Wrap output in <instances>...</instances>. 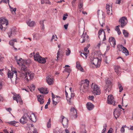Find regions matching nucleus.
<instances>
[{
	"instance_id": "f257e3e1",
	"label": "nucleus",
	"mask_w": 133,
	"mask_h": 133,
	"mask_svg": "<svg viewBox=\"0 0 133 133\" xmlns=\"http://www.w3.org/2000/svg\"><path fill=\"white\" fill-rule=\"evenodd\" d=\"M20 70V72H18L19 77L22 78H24L27 81L31 80L34 77V74L32 72H28L27 68L23 66Z\"/></svg>"
},
{
	"instance_id": "f03ea898",
	"label": "nucleus",
	"mask_w": 133,
	"mask_h": 133,
	"mask_svg": "<svg viewBox=\"0 0 133 133\" xmlns=\"http://www.w3.org/2000/svg\"><path fill=\"white\" fill-rule=\"evenodd\" d=\"M90 63L93 67L96 68L99 67L101 63V60L97 57L93 58L92 57H90Z\"/></svg>"
},
{
	"instance_id": "7ed1b4c3",
	"label": "nucleus",
	"mask_w": 133,
	"mask_h": 133,
	"mask_svg": "<svg viewBox=\"0 0 133 133\" xmlns=\"http://www.w3.org/2000/svg\"><path fill=\"white\" fill-rule=\"evenodd\" d=\"M34 58L35 61H37L39 63H44L46 62V59L40 56L38 52H36L34 55Z\"/></svg>"
},
{
	"instance_id": "20e7f679",
	"label": "nucleus",
	"mask_w": 133,
	"mask_h": 133,
	"mask_svg": "<svg viewBox=\"0 0 133 133\" xmlns=\"http://www.w3.org/2000/svg\"><path fill=\"white\" fill-rule=\"evenodd\" d=\"M91 88L92 92L94 95H98L101 93V90L99 87L96 84L92 83Z\"/></svg>"
},
{
	"instance_id": "39448f33",
	"label": "nucleus",
	"mask_w": 133,
	"mask_h": 133,
	"mask_svg": "<svg viewBox=\"0 0 133 133\" xmlns=\"http://www.w3.org/2000/svg\"><path fill=\"white\" fill-rule=\"evenodd\" d=\"M108 103L109 104H112L115 106L117 105V103L114 101V99L112 95H109L108 97L107 101ZM119 108H122V106L120 104L118 105Z\"/></svg>"
},
{
	"instance_id": "423d86ee",
	"label": "nucleus",
	"mask_w": 133,
	"mask_h": 133,
	"mask_svg": "<svg viewBox=\"0 0 133 133\" xmlns=\"http://www.w3.org/2000/svg\"><path fill=\"white\" fill-rule=\"evenodd\" d=\"M89 81L87 79L82 81L81 82V89L83 92L87 90L88 88Z\"/></svg>"
},
{
	"instance_id": "0eeeda50",
	"label": "nucleus",
	"mask_w": 133,
	"mask_h": 133,
	"mask_svg": "<svg viewBox=\"0 0 133 133\" xmlns=\"http://www.w3.org/2000/svg\"><path fill=\"white\" fill-rule=\"evenodd\" d=\"M59 121L62 124L64 128H67L68 127V120L64 116H61Z\"/></svg>"
},
{
	"instance_id": "6e6552de",
	"label": "nucleus",
	"mask_w": 133,
	"mask_h": 133,
	"mask_svg": "<svg viewBox=\"0 0 133 133\" xmlns=\"http://www.w3.org/2000/svg\"><path fill=\"white\" fill-rule=\"evenodd\" d=\"M8 21L3 18H0V29L2 30L3 28H4L6 27L8 24Z\"/></svg>"
},
{
	"instance_id": "1a4fd4ad",
	"label": "nucleus",
	"mask_w": 133,
	"mask_h": 133,
	"mask_svg": "<svg viewBox=\"0 0 133 133\" xmlns=\"http://www.w3.org/2000/svg\"><path fill=\"white\" fill-rule=\"evenodd\" d=\"M12 93L14 95L12 97L13 99L16 100L17 103L19 102L20 104H22L23 103V101L19 94H17L15 93Z\"/></svg>"
},
{
	"instance_id": "9d476101",
	"label": "nucleus",
	"mask_w": 133,
	"mask_h": 133,
	"mask_svg": "<svg viewBox=\"0 0 133 133\" xmlns=\"http://www.w3.org/2000/svg\"><path fill=\"white\" fill-rule=\"evenodd\" d=\"M98 34L99 39H102L103 41L106 40L105 32L103 29H101L99 31Z\"/></svg>"
},
{
	"instance_id": "9b49d317",
	"label": "nucleus",
	"mask_w": 133,
	"mask_h": 133,
	"mask_svg": "<svg viewBox=\"0 0 133 133\" xmlns=\"http://www.w3.org/2000/svg\"><path fill=\"white\" fill-rule=\"evenodd\" d=\"M27 112L25 113L21 118L19 120L20 122L22 124H24L26 123L28 120V115Z\"/></svg>"
},
{
	"instance_id": "f8f14e48",
	"label": "nucleus",
	"mask_w": 133,
	"mask_h": 133,
	"mask_svg": "<svg viewBox=\"0 0 133 133\" xmlns=\"http://www.w3.org/2000/svg\"><path fill=\"white\" fill-rule=\"evenodd\" d=\"M65 95L66 97V99L67 102L69 104H71L72 102V101L73 98L75 96V94L72 93H71V95L70 96H68V93L65 91Z\"/></svg>"
},
{
	"instance_id": "ddd939ff",
	"label": "nucleus",
	"mask_w": 133,
	"mask_h": 133,
	"mask_svg": "<svg viewBox=\"0 0 133 133\" xmlns=\"http://www.w3.org/2000/svg\"><path fill=\"white\" fill-rule=\"evenodd\" d=\"M20 72V71H18L17 72L16 71H11L9 70L8 72V78H9L10 79L12 78L14 74H15L16 76V80L17 79V76H19V74H18V72Z\"/></svg>"
},
{
	"instance_id": "4468645a",
	"label": "nucleus",
	"mask_w": 133,
	"mask_h": 133,
	"mask_svg": "<svg viewBox=\"0 0 133 133\" xmlns=\"http://www.w3.org/2000/svg\"><path fill=\"white\" fill-rule=\"evenodd\" d=\"M27 114H29L28 115V119H29L31 121L35 122L36 121V118L34 114L31 111L27 112Z\"/></svg>"
},
{
	"instance_id": "2eb2a0df",
	"label": "nucleus",
	"mask_w": 133,
	"mask_h": 133,
	"mask_svg": "<svg viewBox=\"0 0 133 133\" xmlns=\"http://www.w3.org/2000/svg\"><path fill=\"white\" fill-rule=\"evenodd\" d=\"M119 22L121 23V27L123 28L128 23L127 18L125 17H123L121 18Z\"/></svg>"
},
{
	"instance_id": "dca6fc26",
	"label": "nucleus",
	"mask_w": 133,
	"mask_h": 133,
	"mask_svg": "<svg viewBox=\"0 0 133 133\" xmlns=\"http://www.w3.org/2000/svg\"><path fill=\"white\" fill-rule=\"evenodd\" d=\"M89 36L87 35V32L83 33L82 36L79 39V41L82 43H83L85 41H88L89 38Z\"/></svg>"
},
{
	"instance_id": "f3484780",
	"label": "nucleus",
	"mask_w": 133,
	"mask_h": 133,
	"mask_svg": "<svg viewBox=\"0 0 133 133\" xmlns=\"http://www.w3.org/2000/svg\"><path fill=\"white\" fill-rule=\"evenodd\" d=\"M17 64L19 65L22 66L21 69L23 67V66H25L26 68H27V64L26 63L25 60L23 59L22 58H20L19 59L17 60Z\"/></svg>"
},
{
	"instance_id": "a211bd4d",
	"label": "nucleus",
	"mask_w": 133,
	"mask_h": 133,
	"mask_svg": "<svg viewBox=\"0 0 133 133\" xmlns=\"http://www.w3.org/2000/svg\"><path fill=\"white\" fill-rule=\"evenodd\" d=\"M121 109H122L123 110H124V109H115L114 111V114L116 118L117 119L120 116L121 111H122Z\"/></svg>"
},
{
	"instance_id": "6ab92c4d",
	"label": "nucleus",
	"mask_w": 133,
	"mask_h": 133,
	"mask_svg": "<svg viewBox=\"0 0 133 133\" xmlns=\"http://www.w3.org/2000/svg\"><path fill=\"white\" fill-rule=\"evenodd\" d=\"M70 114L72 118H76L77 117V113L76 109H71Z\"/></svg>"
},
{
	"instance_id": "aec40b11",
	"label": "nucleus",
	"mask_w": 133,
	"mask_h": 133,
	"mask_svg": "<svg viewBox=\"0 0 133 133\" xmlns=\"http://www.w3.org/2000/svg\"><path fill=\"white\" fill-rule=\"evenodd\" d=\"M16 28L15 27L10 29L9 32L8 33L9 37H10L13 35H14V34H16Z\"/></svg>"
},
{
	"instance_id": "412c9836",
	"label": "nucleus",
	"mask_w": 133,
	"mask_h": 133,
	"mask_svg": "<svg viewBox=\"0 0 133 133\" xmlns=\"http://www.w3.org/2000/svg\"><path fill=\"white\" fill-rule=\"evenodd\" d=\"M109 41L111 45L114 47L116 44V40L114 38L111 37H110L109 39Z\"/></svg>"
},
{
	"instance_id": "4be33fe9",
	"label": "nucleus",
	"mask_w": 133,
	"mask_h": 133,
	"mask_svg": "<svg viewBox=\"0 0 133 133\" xmlns=\"http://www.w3.org/2000/svg\"><path fill=\"white\" fill-rule=\"evenodd\" d=\"M52 104L54 106L56 105L57 104V96L55 95L52 93Z\"/></svg>"
},
{
	"instance_id": "5701e85b",
	"label": "nucleus",
	"mask_w": 133,
	"mask_h": 133,
	"mask_svg": "<svg viewBox=\"0 0 133 133\" xmlns=\"http://www.w3.org/2000/svg\"><path fill=\"white\" fill-rule=\"evenodd\" d=\"M46 79L47 83L49 85H51L53 84V79L50 75L48 77H47Z\"/></svg>"
},
{
	"instance_id": "b1692460",
	"label": "nucleus",
	"mask_w": 133,
	"mask_h": 133,
	"mask_svg": "<svg viewBox=\"0 0 133 133\" xmlns=\"http://www.w3.org/2000/svg\"><path fill=\"white\" fill-rule=\"evenodd\" d=\"M38 100L41 104H43L44 102V96L43 95H38L37 96Z\"/></svg>"
},
{
	"instance_id": "393cba45",
	"label": "nucleus",
	"mask_w": 133,
	"mask_h": 133,
	"mask_svg": "<svg viewBox=\"0 0 133 133\" xmlns=\"http://www.w3.org/2000/svg\"><path fill=\"white\" fill-rule=\"evenodd\" d=\"M39 90L40 93L43 94H47L48 92V91L46 88H42L38 89Z\"/></svg>"
},
{
	"instance_id": "a878e982",
	"label": "nucleus",
	"mask_w": 133,
	"mask_h": 133,
	"mask_svg": "<svg viewBox=\"0 0 133 133\" xmlns=\"http://www.w3.org/2000/svg\"><path fill=\"white\" fill-rule=\"evenodd\" d=\"M83 0H79L78 4V8L79 9V10L80 12H81L83 9Z\"/></svg>"
},
{
	"instance_id": "bb28decb",
	"label": "nucleus",
	"mask_w": 133,
	"mask_h": 133,
	"mask_svg": "<svg viewBox=\"0 0 133 133\" xmlns=\"http://www.w3.org/2000/svg\"><path fill=\"white\" fill-rule=\"evenodd\" d=\"M114 69L115 72L117 73V75L119 74L121 72V68L119 66H116L114 67Z\"/></svg>"
},
{
	"instance_id": "cd10ccee",
	"label": "nucleus",
	"mask_w": 133,
	"mask_h": 133,
	"mask_svg": "<svg viewBox=\"0 0 133 133\" xmlns=\"http://www.w3.org/2000/svg\"><path fill=\"white\" fill-rule=\"evenodd\" d=\"M76 67L77 68L79 69L82 72L84 71V70L83 68L81 67L80 62H77L76 63Z\"/></svg>"
},
{
	"instance_id": "c85d7f7f",
	"label": "nucleus",
	"mask_w": 133,
	"mask_h": 133,
	"mask_svg": "<svg viewBox=\"0 0 133 133\" xmlns=\"http://www.w3.org/2000/svg\"><path fill=\"white\" fill-rule=\"evenodd\" d=\"M15 42H17L16 39H14L13 40H10L9 42V43L11 46H13V47L15 49L17 50V48L14 47V43Z\"/></svg>"
},
{
	"instance_id": "c756f323",
	"label": "nucleus",
	"mask_w": 133,
	"mask_h": 133,
	"mask_svg": "<svg viewBox=\"0 0 133 133\" xmlns=\"http://www.w3.org/2000/svg\"><path fill=\"white\" fill-rule=\"evenodd\" d=\"M106 8L107 14L109 15L111 14V13H110V6L109 5L107 4L106 6Z\"/></svg>"
},
{
	"instance_id": "7c9ffc66",
	"label": "nucleus",
	"mask_w": 133,
	"mask_h": 133,
	"mask_svg": "<svg viewBox=\"0 0 133 133\" xmlns=\"http://www.w3.org/2000/svg\"><path fill=\"white\" fill-rule=\"evenodd\" d=\"M27 23L29 26L30 27H32L34 26L35 22H34L31 21L30 20L29 21L27 22Z\"/></svg>"
},
{
	"instance_id": "2f4dec72",
	"label": "nucleus",
	"mask_w": 133,
	"mask_h": 133,
	"mask_svg": "<svg viewBox=\"0 0 133 133\" xmlns=\"http://www.w3.org/2000/svg\"><path fill=\"white\" fill-rule=\"evenodd\" d=\"M87 108H93L94 107V106L92 103L88 102L87 103Z\"/></svg>"
},
{
	"instance_id": "473e14b6",
	"label": "nucleus",
	"mask_w": 133,
	"mask_h": 133,
	"mask_svg": "<svg viewBox=\"0 0 133 133\" xmlns=\"http://www.w3.org/2000/svg\"><path fill=\"white\" fill-rule=\"evenodd\" d=\"M41 2L42 4L44 3L48 4H50V2L49 1V0H41Z\"/></svg>"
},
{
	"instance_id": "72a5a7b5",
	"label": "nucleus",
	"mask_w": 133,
	"mask_h": 133,
	"mask_svg": "<svg viewBox=\"0 0 133 133\" xmlns=\"http://www.w3.org/2000/svg\"><path fill=\"white\" fill-rule=\"evenodd\" d=\"M88 53L83 52V53H81V56H82L84 58L86 59L87 58V55L88 54Z\"/></svg>"
},
{
	"instance_id": "f704fd0d",
	"label": "nucleus",
	"mask_w": 133,
	"mask_h": 133,
	"mask_svg": "<svg viewBox=\"0 0 133 133\" xmlns=\"http://www.w3.org/2000/svg\"><path fill=\"white\" fill-rule=\"evenodd\" d=\"M122 50L123 52L124 53H125L126 55H129V52L127 50V49L125 47H124Z\"/></svg>"
},
{
	"instance_id": "c9c22d12",
	"label": "nucleus",
	"mask_w": 133,
	"mask_h": 133,
	"mask_svg": "<svg viewBox=\"0 0 133 133\" xmlns=\"http://www.w3.org/2000/svg\"><path fill=\"white\" fill-rule=\"evenodd\" d=\"M119 25H118L116 26L115 29V30L117 31L118 34V35H120L121 34V31L119 28Z\"/></svg>"
},
{
	"instance_id": "e433bc0d",
	"label": "nucleus",
	"mask_w": 133,
	"mask_h": 133,
	"mask_svg": "<svg viewBox=\"0 0 133 133\" xmlns=\"http://www.w3.org/2000/svg\"><path fill=\"white\" fill-rule=\"evenodd\" d=\"M123 33L125 37H127L128 36V33L125 30H123Z\"/></svg>"
},
{
	"instance_id": "4c0bfd02",
	"label": "nucleus",
	"mask_w": 133,
	"mask_h": 133,
	"mask_svg": "<svg viewBox=\"0 0 133 133\" xmlns=\"http://www.w3.org/2000/svg\"><path fill=\"white\" fill-rule=\"evenodd\" d=\"M51 119L50 118L49 121L47 123V127L49 128L51 127Z\"/></svg>"
},
{
	"instance_id": "58836bf2",
	"label": "nucleus",
	"mask_w": 133,
	"mask_h": 133,
	"mask_svg": "<svg viewBox=\"0 0 133 133\" xmlns=\"http://www.w3.org/2000/svg\"><path fill=\"white\" fill-rule=\"evenodd\" d=\"M65 71L66 72H67L68 73V76L69 74L70 73V72L71 71V70L70 69V68H65Z\"/></svg>"
},
{
	"instance_id": "ea45409f",
	"label": "nucleus",
	"mask_w": 133,
	"mask_h": 133,
	"mask_svg": "<svg viewBox=\"0 0 133 133\" xmlns=\"http://www.w3.org/2000/svg\"><path fill=\"white\" fill-rule=\"evenodd\" d=\"M57 38L56 35H53L51 39L50 40V41L51 42H52L53 40L54 41H56Z\"/></svg>"
},
{
	"instance_id": "a19ab883",
	"label": "nucleus",
	"mask_w": 133,
	"mask_h": 133,
	"mask_svg": "<svg viewBox=\"0 0 133 133\" xmlns=\"http://www.w3.org/2000/svg\"><path fill=\"white\" fill-rule=\"evenodd\" d=\"M124 47L122 45H118L117 46L118 49L119 51L122 50L124 48Z\"/></svg>"
},
{
	"instance_id": "79ce46f5",
	"label": "nucleus",
	"mask_w": 133,
	"mask_h": 133,
	"mask_svg": "<svg viewBox=\"0 0 133 133\" xmlns=\"http://www.w3.org/2000/svg\"><path fill=\"white\" fill-rule=\"evenodd\" d=\"M118 85L119 87V91L121 92L123 90V88L122 87V85L119 83H118Z\"/></svg>"
},
{
	"instance_id": "37998d69",
	"label": "nucleus",
	"mask_w": 133,
	"mask_h": 133,
	"mask_svg": "<svg viewBox=\"0 0 133 133\" xmlns=\"http://www.w3.org/2000/svg\"><path fill=\"white\" fill-rule=\"evenodd\" d=\"M45 21V20H42L41 21H40V24L41 25V26H42V29H44V25L43 23L44 21Z\"/></svg>"
},
{
	"instance_id": "c03bdc74",
	"label": "nucleus",
	"mask_w": 133,
	"mask_h": 133,
	"mask_svg": "<svg viewBox=\"0 0 133 133\" xmlns=\"http://www.w3.org/2000/svg\"><path fill=\"white\" fill-rule=\"evenodd\" d=\"M17 122L14 121L9 122L8 123L10 125H15V124Z\"/></svg>"
},
{
	"instance_id": "a18cd8bd",
	"label": "nucleus",
	"mask_w": 133,
	"mask_h": 133,
	"mask_svg": "<svg viewBox=\"0 0 133 133\" xmlns=\"http://www.w3.org/2000/svg\"><path fill=\"white\" fill-rule=\"evenodd\" d=\"M35 85H34L32 84L30 87L29 89L31 91H32L35 90Z\"/></svg>"
},
{
	"instance_id": "49530a36",
	"label": "nucleus",
	"mask_w": 133,
	"mask_h": 133,
	"mask_svg": "<svg viewBox=\"0 0 133 133\" xmlns=\"http://www.w3.org/2000/svg\"><path fill=\"white\" fill-rule=\"evenodd\" d=\"M71 52V51L69 48L67 49L66 50V55L67 56H68L69 55Z\"/></svg>"
},
{
	"instance_id": "de8ad7c7",
	"label": "nucleus",
	"mask_w": 133,
	"mask_h": 133,
	"mask_svg": "<svg viewBox=\"0 0 133 133\" xmlns=\"http://www.w3.org/2000/svg\"><path fill=\"white\" fill-rule=\"evenodd\" d=\"M110 85V84H109V85H108V87L106 86V87L105 88V91H108V92L110 90L111 86Z\"/></svg>"
},
{
	"instance_id": "09e8293b",
	"label": "nucleus",
	"mask_w": 133,
	"mask_h": 133,
	"mask_svg": "<svg viewBox=\"0 0 133 133\" xmlns=\"http://www.w3.org/2000/svg\"><path fill=\"white\" fill-rule=\"evenodd\" d=\"M60 50L59 49V57H62V56H63V55L64 54V52L63 51H62V52L61 53H60Z\"/></svg>"
},
{
	"instance_id": "8fccbe9b",
	"label": "nucleus",
	"mask_w": 133,
	"mask_h": 133,
	"mask_svg": "<svg viewBox=\"0 0 133 133\" xmlns=\"http://www.w3.org/2000/svg\"><path fill=\"white\" fill-rule=\"evenodd\" d=\"M16 9L15 8H12V9H11V11L12 13L13 14H14V13H15V11H16Z\"/></svg>"
},
{
	"instance_id": "3c124183",
	"label": "nucleus",
	"mask_w": 133,
	"mask_h": 133,
	"mask_svg": "<svg viewBox=\"0 0 133 133\" xmlns=\"http://www.w3.org/2000/svg\"><path fill=\"white\" fill-rule=\"evenodd\" d=\"M68 15L67 14H64L63 17V20H65L66 19Z\"/></svg>"
},
{
	"instance_id": "603ef678",
	"label": "nucleus",
	"mask_w": 133,
	"mask_h": 133,
	"mask_svg": "<svg viewBox=\"0 0 133 133\" xmlns=\"http://www.w3.org/2000/svg\"><path fill=\"white\" fill-rule=\"evenodd\" d=\"M120 131L121 133H124L125 132V129L123 127H122Z\"/></svg>"
},
{
	"instance_id": "864d4df0",
	"label": "nucleus",
	"mask_w": 133,
	"mask_h": 133,
	"mask_svg": "<svg viewBox=\"0 0 133 133\" xmlns=\"http://www.w3.org/2000/svg\"><path fill=\"white\" fill-rule=\"evenodd\" d=\"M107 127V125L106 124H105L104 125H103V130H102L103 131H105L106 130V127Z\"/></svg>"
},
{
	"instance_id": "5fc2aeb1",
	"label": "nucleus",
	"mask_w": 133,
	"mask_h": 133,
	"mask_svg": "<svg viewBox=\"0 0 133 133\" xmlns=\"http://www.w3.org/2000/svg\"><path fill=\"white\" fill-rule=\"evenodd\" d=\"M113 130V129L112 128H110L109 130H108L107 133H112V132Z\"/></svg>"
},
{
	"instance_id": "6e6d98bb",
	"label": "nucleus",
	"mask_w": 133,
	"mask_h": 133,
	"mask_svg": "<svg viewBox=\"0 0 133 133\" xmlns=\"http://www.w3.org/2000/svg\"><path fill=\"white\" fill-rule=\"evenodd\" d=\"M94 98V97L93 96H90L89 97V99L90 100H93Z\"/></svg>"
},
{
	"instance_id": "4d7b16f0",
	"label": "nucleus",
	"mask_w": 133,
	"mask_h": 133,
	"mask_svg": "<svg viewBox=\"0 0 133 133\" xmlns=\"http://www.w3.org/2000/svg\"><path fill=\"white\" fill-rule=\"evenodd\" d=\"M6 1V0H1V1H0V4H1L2 2H3V3L6 4L7 2Z\"/></svg>"
},
{
	"instance_id": "13d9d810",
	"label": "nucleus",
	"mask_w": 133,
	"mask_h": 133,
	"mask_svg": "<svg viewBox=\"0 0 133 133\" xmlns=\"http://www.w3.org/2000/svg\"><path fill=\"white\" fill-rule=\"evenodd\" d=\"M99 22L100 23V24L103 27V25L104 24V23L102 22V21L101 20L100 21H99Z\"/></svg>"
},
{
	"instance_id": "bf43d9fd",
	"label": "nucleus",
	"mask_w": 133,
	"mask_h": 133,
	"mask_svg": "<svg viewBox=\"0 0 133 133\" xmlns=\"http://www.w3.org/2000/svg\"><path fill=\"white\" fill-rule=\"evenodd\" d=\"M58 129L57 128H56L54 130V133H58Z\"/></svg>"
},
{
	"instance_id": "052dcab7",
	"label": "nucleus",
	"mask_w": 133,
	"mask_h": 133,
	"mask_svg": "<svg viewBox=\"0 0 133 133\" xmlns=\"http://www.w3.org/2000/svg\"><path fill=\"white\" fill-rule=\"evenodd\" d=\"M84 52H87L88 53H88L89 52V50H88L87 48H84Z\"/></svg>"
},
{
	"instance_id": "680f3d73",
	"label": "nucleus",
	"mask_w": 133,
	"mask_h": 133,
	"mask_svg": "<svg viewBox=\"0 0 133 133\" xmlns=\"http://www.w3.org/2000/svg\"><path fill=\"white\" fill-rule=\"evenodd\" d=\"M68 24H66L64 25V27L65 29H67L68 26Z\"/></svg>"
},
{
	"instance_id": "e2e57ef3",
	"label": "nucleus",
	"mask_w": 133,
	"mask_h": 133,
	"mask_svg": "<svg viewBox=\"0 0 133 133\" xmlns=\"http://www.w3.org/2000/svg\"><path fill=\"white\" fill-rule=\"evenodd\" d=\"M65 133H70V132L69 131V130L66 129H65Z\"/></svg>"
},
{
	"instance_id": "0e129e2a",
	"label": "nucleus",
	"mask_w": 133,
	"mask_h": 133,
	"mask_svg": "<svg viewBox=\"0 0 133 133\" xmlns=\"http://www.w3.org/2000/svg\"><path fill=\"white\" fill-rule=\"evenodd\" d=\"M29 133H37L36 130L35 129H34V130L32 132H29Z\"/></svg>"
},
{
	"instance_id": "69168bd1",
	"label": "nucleus",
	"mask_w": 133,
	"mask_h": 133,
	"mask_svg": "<svg viewBox=\"0 0 133 133\" xmlns=\"http://www.w3.org/2000/svg\"><path fill=\"white\" fill-rule=\"evenodd\" d=\"M121 0H117L116 2V3L117 4H119L121 2Z\"/></svg>"
},
{
	"instance_id": "338daca9",
	"label": "nucleus",
	"mask_w": 133,
	"mask_h": 133,
	"mask_svg": "<svg viewBox=\"0 0 133 133\" xmlns=\"http://www.w3.org/2000/svg\"><path fill=\"white\" fill-rule=\"evenodd\" d=\"M2 87V83L0 81V90L1 89Z\"/></svg>"
},
{
	"instance_id": "774afa93",
	"label": "nucleus",
	"mask_w": 133,
	"mask_h": 133,
	"mask_svg": "<svg viewBox=\"0 0 133 133\" xmlns=\"http://www.w3.org/2000/svg\"><path fill=\"white\" fill-rule=\"evenodd\" d=\"M110 49V46H107V51H108Z\"/></svg>"
}]
</instances>
